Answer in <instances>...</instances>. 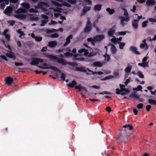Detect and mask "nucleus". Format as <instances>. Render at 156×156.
I'll return each mask as SVG.
<instances>
[{
  "label": "nucleus",
  "mask_w": 156,
  "mask_h": 156,
  "mask_svg": "<svg viewBox=\"0 0 156 156\" xmlns=\"http://www.w3.org/2000/svg\"><path fill=\"white\" fill-rule=\"evenodd\" d=\"M68 1L69 2L72 4H75L76 3V0H68Z\"/></svg>",
  "instance_id": "nucleus-57"
},
{
  "label": "nucleus",
  "mask_w": 156,
  "mask_h": 156,
  "mask_svg": "<svg viewBox=\"0 0 156 156\" xmlns=\"http://www.w3.org/2000/svg\"><path fill=\"white\" fill-rule=\"evenodd\" d=\"M101 5L100 4L95 5L94 7V9L95 10L100 11L101 9Z\"/></svg>",
  "instance_id": "nucleus-37"
},
{
  "label": "nucleus",
  "mask_w": 156,
  "mask_h": 156,
  "mask_svg": "<svg viewBox=\"0 0 156 156\" xmlns=\"http://www.w3.org/2000/svg\"><path fill=\"white\" fill-rule=\"evenodd\" d=\"M104 38L105 36L103 35H97L94 37V39L96 42H100Z\"/></svg>",
  "instance_id": "nucleus-7"
},
{
  "label": "nucleus",
  "mask_w": 156,
  "mask_h": 156,
  "mask_svg": "<svg viewBox=\"0 0 156 156\" xmlns=\"http://www.w3.org/2000/svg\"><path fill=\"white\" fill-rule=\"evenodd\" d=\"M76 81L74 80H73L71 83H69L68 84V86L70 88H73L75 87V85L76 84Z\"/></svg>",
  "instance_id": "nucleus-25"
},
{
  "label": "nucleus",
  "mask_w": 156,
  "mask_h": 156,
  "mask_svg": "<svg viewBox=\"0 0 156 156\" xmlns=\"http://www.w3.org/2000/svg\"><path fill=\"white\" fill-rule=\"evenodd\" d=\"M130 78H129V79H127L126 80V81L124 83V84H125V85H127L130 82Z\"/></svg>",
  "instance_id": "nucleus-59"
},
{
  "label": "nucleus",
  "mask_w": 156,
  "mask_h": 156,
  "mask_svg": "<svg viewBox=\"0 0 156 156\" xmlns=\"http://www.w3.org/2000/svg\"><path fill=\"white\" fill-rule=\"evenodd\" d=\"M116 90L115 93L117 94H121V95H124L126 94L125 92H122L121 93V90H120L119 88H116Z\"/></svg>",
  "instance_id": "nucleus-36"
},
{
  "label": "nucleus",
  "mask_w": 156,
  "mask_h": 156,
  "mask_svg": "<svg viewBox=\"0 0 156 156\" xmlns=\"http://www.w3.org/2000/svg\"><path fill=\"white\" fill-rule=\"evenodd\" d=\"M143 104L140 103L137 105V108L138 109H141L143 108Z\"/></svg>",
  "instance_id": "nucleus-49"
},
{
  "label": "nucleus",
  "mask_w": 156,
  "mask_h": 156,
  "mask_svg": "<svg viewBox=\"0 0 156 156\" xmlns=\"http://www.w3.org/2000/svg\"><path fill=\"white\" fill-rule=\"evenodd\" d=\"M111 53L112 54H114L116 53L117 51V49L115 46L114 45L112 44L111 45Z\"/></svg>",
  "instance_id": "nucleus-23"
},
{
  "label": "nucleus",
  "mask_w": 156,
  "mask_h": 156,
  "mask_svg": "<svg viewBox=\"0 0 156 156\" xmlns=\"http://www.w3.org/2000/svg\"><path fill=\"white\" fill-rule=\"evenodd\" d=\"M151 108V106L150 105H147L146 106V109L147 112L149 111Z\"/></svg>",
  "instance_id": "nucleus-53"
},
{
  "label": "nucleus",
  "mask_w": 156,
  "mask_h": 156,
  "mask_svg": "<svg viewBox=\"0 0 156 156\" xmlns=\"http://www.w3.org/2000/svg\"><path fill=\"white\" fill-rule=\"evenodd\" d=\"M15 65L16 66H23V64L21 62H15Z\"/></svg>",
  "instance_id": "nucleus-56"
},
{
  "label": "nucleus",
  "mask_w": 156,
  "mask_h": 156,
  "mask_svg": "<svg viewBox=\"0 0 156 156\" xmlns=\"http://www.w3.org/2000/svg\"><path fill=\"white\" fill-rule=\"evenodd\" d=\"M142 89V87L141 86L139 85H138L137 87V88H134V90H136L137 91H140L141 90L142 91L141 89Z\"/></svg>",
  "instance_id": "nucleus-48"
},
{
  "label": "nucleus",
  "mask_w": 156,
  "mask_h": 156,
  "mask_svg": "<svg viewBox=\"0 0 156 156\" xmlns=\"http://www.w3.org/2000/svg\"><path fill=\"white\" fill-rule=\"evenodd\" d=\"M98 19H97L96 20H95L93 23V24L92 25V26L93 27H96V26L97 25L96 24L98 23Z\"/></svg>",
  "instance_id": "nucleus-54"
},
{
  "label": "nucleus",
  "mask_w": 156,
  "mask_h": 156,
  "mask_svg": "<svg viewBox=\"0 0 156 156\" xmlns=\"http://www.w3.org/2000/svg\"><path fill=\"white\" fill-rule=\"evenodd\" d=\"M106 10L107 12H108L110 15H112L115 12V11L114 9H111L109 8H107Z\"/></svg>",
  "instance_id": "nucleus-30"
},
{
  "label": "nucleus",
  "mask_w": 156,
  "mask_h": 156,
  "mask_svg": "<svg viewBox=\"0 0 156 156\" xmlns=\"http://www.w3.org/2000/svg\"><path fill=\"white\" fill-rule=\"evenodd\" d=\"M49 69H52L54 71H57L59 72V73L61 72V71L58 68L54 66H50L49 67Z\"/></svg>",
  "instance_id": "nucleus-31"
},
{
  "label": "nucleus",
  "mask_w": 156,
  "mask_h": 156,
  "mask_svg": "<svg viewBox=\"0 0 156 156\" xmlns=\"http://www.w3.org/2000/svg\"><path fill=\"white\" fill-rule=\"evenodd\" d=\"M12 11V8L10 6H8L3 11V12L7 16H10L11 15Z\"/></svg>",
  "instance_id": "nucleus-6"
},
{
  "label": "nucleus",
  "mask_w": 156,
  "mask_h": 156,
  "mask_svg": "<svg viewBox=\"0 0 156 156\" xmlns=\"http://www.w3.org/2000/svg\"><path fill=\"white\" fill-rule=\"evenodd\" d=\"M5 4L4 3H2L0 4V9L3 10L5 7Z\"/></svg>",
  "instance_id": "nucleus-47"
},
{
  "label": "nucleus",
  "mask_w": 156,
  "mask_h": 156,
  "mask_svg": "<svg viewBox=\"0 0 156 156\" xmlns=\"http://www.w3.org/2000/svg\"><path fill=\"white\" fill-rule=\"evenodd\" d=\"M93 65L94 66L97 67H101L103 66V64L99 61L94 62Z\"/></svg>",
  "instance_id": "nucleus-19"
},
{
  "label": "nucleus",
  "mask_w": 156,
  "mask_h": 156,
  "mask_svg": "<svg viewBox=\"0 0 156 156\" xmlns=\"http://www.w3.org/2000/svg\"><path fill=\"white\" fill-rule=\"evenodd\" d=\"M127 137L126 136L123 134H121L116 138V140L118 143L120 144V143L124 142L127 140Z\"/></svg>",
  "instance_id": "nucleus-4"
},
{
  "label": "nucleus",
  "mask_w": 156,
  "mask_h": 156,
  "mask_svg": "<svg viewBox=\"0 0 156 156\" xmlns=\"http://www.w3.org/2000/svg\"><path fill=\"white\" fill-rule=\"evenodd\" d=\"M113 77V76L111 75H109L108 76L105 77L104 79H102V80H106L109 79Z\"/></svg>",
  "instance_id": "nucleus-45"
},
{
  "label": "nucleus",
  "mask_w": 156,
  "mask_h": 156,
  "mask_svg": "<svg viewBox=\"0 0 156 156\" xmlns=\"http://www.w3.org/2000/svg\"><path fill=\"white\" fill-rule=\"evenodd\" d=\"M31 59L32 60L30 63V64L33 66H37L40 62L42 63L43 62L44 60L43 59L37 57H31Z\"/></svg>",
  "instance_id": "nucleus-3"
},
{
  "label": "nucleus",
  "mask_w": 156,
  "mask_h": 156,
  "mask_svg": "<svg viewBox=\"0 0 156 156\" xmlns=\"http://www.w3.org/2000/svg\"><path fill=\"white\" fill-rule=\"evenodd\" d=\"M15 22L14 20H9V23L11 25L13 26L15 23Z\"/></svg>",
  "instance_id": "nucleus-62"
},
{
  "label": "nucleus",
  "mask_w": 156,
  "mask_h": 156,
  "mask_svg": "<svg viewBox=\"0 0 156 156\" xmlns=\"http://www.w3.org/2000/svg\"><path fill=\"white\" fill-rule=\"evenodd\" d=\"M6 55L8 57L10 58H12L14 59L16 58L15 55L13 52H11L10 53H7L6 54Z\"/></svg>",
  "instance_id": "nucleus-24"
},
{
  "label": "nucleus",
  "mask_w": 156,
  "mask_h": 156,
  "mask_svg": "<svg viewBox=\"0 0 156 156\" xmlns=\"http://www.w3.org/2000/svg\"><path fill=\"white\" fill-rule=\"evenodd\" d=\"M42 39V37H38L37 36H36V38H35V40L36 41L38 42H40L41 41Z\"/></svg>",
  "instance_id": "nucleus-44"
},
{
  "label": "nucleus",
  "mask_w": 156,
  "mask_h": 156,
  "mask_svg": "<svg viewBox=\"0 0 156 156\" xmlns=\"http://www.w3.org/2000/svg\"><path fill=\"white\" fill-rule=\"evenodd\" d=\"M75 59L78 61H84L85 59L83 57H80L79 58H76Z\"/></svg>",
  "instance_id": "nucleus-51"
},
{
  "label": "nucleus",
  "mask_w": 156,
  "mask_h": 156,
  "mask_svg": "<svg viewBox=\"0 0 156 156\" xmlns=\"http://www.w3.org/2000/svg\"><path fill=\"white\" fill-rule=\"evenodd\" d=\"M126 31H122V32H118V34L120 35H124L126 34Z\"/></svg>",
  "instance_id": "nucleus-63"
},
{
  "label": "nucleus",
  "mask_w": 156,
  "mask_h": 156,
  "mask_svg": "<svg viewBox=\"0 0 156 156\" xmlns=\"http://www.w3.org/2000/svg\"><path fill=\"white\" fill-rule=\"evenodd\" d=\"M44 57L47 58L49 60H53V61L54 62L57 61L58 63L62 64L63 65H65L67 64L73 66L77 65V63L76 62H67L63 58H58L57 56L52 55H50L49 53L47 52L44 53Z\"/></svg>",
  "instance_id": "nucleus-1"
},
{
  "label": "nucleus",
  "mask_w": 156,
  "mask_h": 156,
  "mask_svg": "<svg viewBox=\"0 0 156 156\" xmlns=\"http://www.w3.org/2000/svg\"><path fill=\"white\" fill-rule=\"evenodd\" d=\"M5 83L8 86L10 85L13 81V79L10 77H7L5 79Z\"/></svg>",
  "instance_id": "nucleus-9"
},
{
  "label": "nucleus",
  "mask_w": 156,
  "mask_h": 156,
  "mask_svg": "<svg viewBox=\"0 0 156 156\" xmlns=\"http://www.w3.org/2000/svg\"><path fill=\"white\" fill-rule=\"evenodd\" d=\"M123 10L124 11L123 15L125 16V17H124V18H129V20L130 18L129 16V14L127 12L126 9H124Z\"/></svg>",
  "instance_id": "nucleus-33"
},
{
  "label": "nucleus",
  "mask_w": 156,
  "mask_h": 156,
  "mask_svg": "<svg viewBox=\"0 0 156 156\" xmlns=\"http://www.w3.org/2000/svg\"><path fill=\"white\" fill-rule=\"evenodd\" d=\"M50 37L52 38H57L58 37V35L56 33L51 34L50 35Z\"/></svg>",
  "instance_id": "nucleus-41"
},
{
  "label": "nucleus",
  "mask_w": 156,
  "mask_h": 156,
  "mask_svg": "<svg viewBox=\"0 0 156 156\" xmlns=\"http://www.w3.org/2000/svg\"><path fill=\"white\" fill-rule=\"evenodd\" d=\"M119 18L120 19L121 24L122 26H124L126 24L124 22V21L127 22L129 21V18L126 17L124 18V17L122 16H120Z\"/></svg>",
  "instance_id": "nucleus-8"
},
{
  "label": "nucleus",
  "mask_w": 156,
  "mask_h": 156,
  "mask_svg": "<svg viewBox=\"0 0 156 156\" xmlns=\"http://www.w3.org/2000/svg\"><path fill=\"white\" fill-rule=\"evenodd\" d=\"M148 62H143L142 63H139L138 65L140 66L143 67H145L147 66Z\"/></svg>",
  "instance_id": "nucleus-35"
},
{
  "label": "nucleus",
  "mask_w": 156,
  "mask_h": 156,
  "mask_svg": "<svg viewBox=\"0 0 156 156\" xmlns=\"http://www.w3.org/2000/svg\"><path fill=\"white\" fill-rule=\"evenodd\" d=\"M21 5L23 8L27 9H29L30 6V5L27 3H23Z\"/></svg>",
  "instance_id": "nucleus-28"
},
{
  "label": "nucleus",
  "mask_w": 156,
  "mask_h": 156,
  "mask_svg": "<svg viewBox=\"0 0 156 156\" xmlns=\"http://www.w3.org/2000/svg\"><path fill=\"white\" fill-rule=\"evenodd\" d=\"M60 78L63 81H64L65 80L66 78V75L64 73H62L61 74Z\"/></svg>",
  "instance_id": "nucleus-43"
},
{
  "label": "nucleus",
  "mask_w": 156,
  "mask_h": 156,
  "mask_svg": "<svg viewBox=\"0 0 156 156\" xmlns=\"http://www.w3.org/2000/svg\"><path fill=\"white\" fill-rule=\"evenodd\" d=\"M138 21L134 19L132 21V25L133 28L135 29L138 28Z\"/></svg>",
  "instance_id": "nucleus-20"
},
{
  "label": "nucleus",
  "mask_w": 156,
  "mask_h": 156,
  "mask_svg": "<svg viewBox=\"0 0 156 156\" xmlns=\"http://www.w3.org/2000/svg\"><path fill=\"white\" fill-rule=\"evenodd\" d=\"M129 97L131 98H135L136 99H138L139 98V96L136 95V93L133 92L129 95Z\"/></svg>",
  "instance_id": "nucleus-26"
},
{
  "label": "nucleus",
  "mask_w": 156,
  "mask_h": 156,
  "mask_svg": "<svg viewBox=\"0 0 156 156\" xmlns=\"http://www.w3.org/2000/svg\"><path fill=\"white\" fill-rule=\"evenodd\" d=\"M105 109L108 112H110L111 111V108L109 106L106 107L105 108Z\"/></svg>",
  "instance_id": "nucleus-64"
},
{
  "label": "nucleus",
  "mask_w": 156,
  "mask_h": 156,
  "mask_svg": "<svg viewBox=\"0 0 156 156\" xmlns=\"http://www.w3.org/2000/svg\"><path fill=\"white\" fill-rule=\"evenodd\" d=\"M90 9H91V7H90V6L84 7L83 9L82 12L81 13L80 15V16H83L86 13V12L87 11H89Z\"/></svg>",
  "instance_id": "nucleus-10"
},
{
  "label": "nucleus",
  "mask_w": 156,
  "mask_h": 156,
  "mask_svg": "<svg viewBox=\"0 0 156 156\" xmlns=\"http://www.w3.org/2000/svg\"><path fill=\"white\" fill-rule=\"evenodd\" d=\"M92 28V24L90 18H88L87 20L86 26L83 29L84 32L85 33H88L91 31Z\"/></svg>",
  "instance_id": "nucleus-2"
},
{
  "label": "nucleus",
  "mask_w": 156,
  "mask_h": 156,
  "mask_svg": "<svg viewBox=\"0 0 156 156\" xmlns=\"http://www.w3.org/2000/svg\"><path fill=\"white\" fill-rule=\"evenodd\" d=\"M14 16L16 18L21 20H23L26 18V16L25 14H15Z\"/></svg>",
  "instance_id": "nucleus-16"
},
{
  "label": "nucleus",
  "mask_w": 156,
  "mask_h": 156,
  "mask_svg": "<svg viewBox=\"0 0 156 156\" xmlns=\"http://www.w3.org/2000/svg\"><path fill=\"white\" fill-rule=\"evenodd\" d=\"M118 44H119V48L121 49H122L125 45V43L123 42H119Z\"/></svg>",
  "instance_id": "nucleus-38"
},
{
  "label": "nucleus",
  "mask_w": 156,
  "mask_h": 156,
  "mask_svg": "<svg viewBox=\"0 0 156 156\" xmlns=\"http://www.w3.org/2000/svg\"><path fill=\"white\" fill-rule=\"evenodd\" d=\"M123 127L126 129L127 130H131L133 128V126L129 124L123 125Z\"/></svg>",
  "instance_id": "nucleus-27"
},
{
  "label": "nucleus",
  "mask_w": 156,
  "mask_h": 156,
  "mask_svg": "<svg viewBox=\"0 0 156 156\" xmlns=\"http://www.w3.org/2000/svg\"><path fill=\"white\" fill-rule=\"evenodd\" d=\"M132 69V66H130L126 67L125 69V71L127 73H129L130 72Z\"/></svg>",
  "instance_id": "nucleus-32"
},
{
  "label": "nucleus",
  "mask_w": 156,
  "mask_h": 156,
  "mask_svg": "<svg viewBox=\"0 0 156 156\" xmlns=\"http://www.w3.org/2000/svg\"><path fill=\"white\" fill-rule=\"evenodd\" d=\"M155 3V1L154 0H147L146 2V4L147 6H153Z\"/></svg>",
  "instance_id": "nucleus-21"
},
{
  "label": "nucleus",
  "mask_w": 156,
  "mask_h": 156,
  "mask_svg": "<svg viewBox=\"0 0 156 156\" xmlns=\"http://www.w3.org/2000/svg\"><path fill=\"white\" fill-rule=\"evenodd\" d=\"M73 35L72 34L70 35L66 38V43L63 45L64 47L66 46L70 42V39L73 38Z\"/></svg>",
  "instance_id": "nucleus-13"
},
{
  "label": "nucleus",
  "mask_w": 156,
  "mask_h": 156,
  "mask_svg": "<svg viewBox=\"0 0 156 156\" xmlns=\"http://www.w3.org/2000/svg\"><path fill=\"white\" fill-rule=\"evenodd\" d=\"M137 74L140 78H143L144 77V76L143 74L140 71H139L138 72Z\"/></svg>",
  "instance_id": "nucleus-39"
},
{
  "label": "nucleus",
  "mask_w": 156,
  "mask_h": 156,
  "mask_svg": "<svg viewBox=\"0 0 156 156\" xmlns=\"http://www.w3.org/2000/svg\"><path fill=\"white\" fill-rule=\"evenodd\" d=\"M48 22V20H42L41 23L42 24H41V26H43L44 24H46Z\"/></svg>",
  "instance_id": "nucleus-55"
},
{
  "label": "nucleus",
  "mask_w": 156,
  "mask_h": 156,
  "mask_svg": "<svg viewBox=\"0 0 156 156\" xmlns=\"http://www.w3.org/2000/svg\"><path fill=\"white\" fill-rule=\"evenodd\" d=\"M37 66L40 68L43 69H49V67L48 66H42L39 65H37Z\"/></svg>",
  "instance_id": "nucleus-52"
},
{
  "label": "nucleus",
  "mask_w": 156,
  "mask_h": 156,
  "mask_svg": "<svg viewBox=\"0 0 156 156\" xmlns=\"http://www.w3.org/2000/svg\"><path fill=\"white\" fill-rule=\"evenodd\" d=\"M119 86L121 93L123 92V91H125L127 93H129V90L125 88V86L124 85L120 84H119Z\"/></svg>",
  "instance_id": "nucleus-18"
},
{
  "label": "nucleus",
  "mask_w": 156,
  "mask_h": 156,
  "mask_svg": "<svg viewBox=\"0 0 156 156\" xmlns=\"http://www.w3.org/2000/svg\"><path fill=\"white\" fill-rule=\"evenodd\" d=\"M87 70H88V72H90V73H87V74L88 75H91V74H95V72H93V71H92V70H90L89 69H87Z\"/></svg>",
  "instance_id": "nucleus-58"
},
{
  "label": "nucleus",
  "mask_w": 156,
  "mask_h": 156,
  "mask_svg": "<svg viewBox=\"0 0 156 156\" xmlns=\"http://www.w3.org/2000/svg\"><path fill=\"white\" fill-rule=\"evenodd\" d=\"M129 50L131 51L133 53L137 55L140 54L139 52L137 51V48L136 47L132 46H131L129 48Z\"/></svg>",
  "instance_id": "nucleus-15"
},
{
  "label": "nucleus",
  "mask_w": 156,
  "mask_h": 156,
  "mask_svg": "<svg viewBox=\"0 0 156 156\" xmlns=\"http://www.w3.org/2000/svg\"><path fill=\"white\" fill-rule=\"evenodd\" d=\"M148 23V21L147 20H146L143 22L142 24V27L143 28L147 26V23Z\"/></svg>",
  "instance_id": "nucleus-40"
},
{
  "label": "nucleus",
  "mask_w": 156,
  "mask_h": 156,
  "mask_svg": "<svg viewBox=\"0 0 156 156\" xmlns=\"http://www.w3.org/2000/svg\"><path fill=\"white\" fill-rule=\"evenodd\" d=\"M87 41L88 42H90L94 46L95 45L94 42H96V41L94 38L93 39L92 37L88 38L87 39Z\"/></svg>",
  "instance_id": "nucleus-34"
},
{
  "label": "nucleus",
  "mask_w": 156,
  "mask_h": 156,
  "mask_svg": "<svg viewBox=\"0 0 156 156\" xmlns=\"http://www.w3.org/2000/svg\"><path fill=\"white\" fill-rule=\"evenodd\" d=\"M17 32L20 34V35L19 36V37H20L21 36H23L25 35L23 32L21 31V29H19L17 30Z\"/></svg>",
  "instance_id": "nucleus-42"
},
{
  "label": "nucleus",
  "mask_w": 156,
  "mask_h": 156,
  "mask_svg": "<svg viewBox=\"0 0 156 156\" xmlns=\"http://www.w3.org/2000/svg\"><path fill=\"white\" fill-rule=\"evenodd\" d=\"M115 30V27L114 26L111 28L109 29L108 31V34L110 37H113L112 35L114 34Z\"/></svg>",
  "instance_id": "nucleus-5"
},
{
  "label": "nucleus",
  "mask_w": 156,
  "mask_h": 156,
  "mask_svg": "<svg viewBox=\"0 0 156 156\" xmlns=\"http://www.w3.org/2000/svg\"><path fill=\"white\" fill-rule=\"evenodd\" d=\"M148 101L149 104L156 106V101L155 100L149 99L148 100Z\"/></svg>",
  "instance_id": "nucleus-29"
},
{
  "label": "nucleus",
  "mask_w": 156,
  "mask_h": 156,
  "mask_svg": "<svg viewBox=\"0 0 156 156\" xmlns=\"http://www.w3.org/2000/svg\"><path fill=\"white\" fill-rule=\"evenodd\" d=\"M57 43L55 41H51L49 42L48 43V46L50 48H54L57 45Z\"/></svg>",
  "instance_id": "nucleus-17"
},
{
  "label": "nucleus",
  "mask_w": 156,
  "mask_h": 156,
  "mask_svg": "<svg viewBox=\"0 0 156 156\" xmlns=\"http://www.w3.org/2000/svg\"><path fill=\"white\" fill-rule=\"evenodd\" d=\"M75 87L76 89H78L79 91H81V90L84 91L85 92L87 91V90L86 88L85 87L81 86L80 85L75 86Z\"/></svg>",
  "instance_id": "nucleus-12"
},
{
  "label": "nucleus",
  "mask_w": 156,
  "mask_h": 156,
  "mask_svg": "<svg viewBox=\"0 0 156 156\" xmlns=\"http://www.w3.org/2000/svg\"><path fill=\"white\" fill-rule=\"evenodd\" d=\"M4 60H5L6 61H8V59L7 58L6 56L4 55H2L1 56V57Z\"/></svg>",
  "instance_id": "nucleus-61"
},
{
  "label": "nucleus",
  "mask_w": 156,
  "mask_h": 156,
  "mask_svg": "<svg viewBox=\"0 0 156 156\" xmlns=\"http://www.w3.org/2000/svg\"><path fill=\"white\" fill-rule=\"evenodd\" d=\"M72 53L71 52H66V53H65L64 54V55L65 56L67 57H72L73 56V53H76V48H73V50L72 51Z\"/></svg>",
  "instance_id": "nucleus-11"
},
{
  "label": "nucleus",
  "mask_w": 156,
  "mask_h": 156,
  "mask_svg": "<svg viewBox=\"0 0 156 156\" xmlns=\"http://www.w3.org/2000/svg\"><path fill=\"white\" fill-rule=\"evenodd\" d=\"M75 70L76 71H80L83 72H86L87 71V70L83 67H76L75 68Z\"/></svg>",
  "instance_id": "nucleus-22"
},
{
  "label": "nucleus",
  "mask_w": 156,
  "mask_h": 156,
  "mask_svg": "<svg viewBox=\"0 0 156 156\" xmlns=\"http://www.w3.org/2000/svg\"><path fill=\"white\" fill-rule=\"evenodd\" d=\"M148 20L151 22H155L156 23V19L154 18H149Z\"/></svg>",
  "instance_id": "nucleus-46"
},
{
  "label": "nucleus",
  "mask_w": 156,
  "mask_h": 156,
  "mask_svg": "<svg viewBox=\"0 0 156 156\" xmlns=\"http://www.w3.org/2000/svg\"><path fill=\"white\" fill-rule=\"evenodd\" d=\"M41 17L43 19L45 20H48V16L44 14H42L41 15Z\"/></svg>",
  "instance_id": "nucleus-60"
},
{
  "label": "nucleus",
  "mask_w": 156,
  "mask_h": 156,
  "mask_svg": "<svg viewBox=\"0 0 156 156\" xmlns=\"http://www.w3.org/2000/svg\"><path fill=\"white\" fill-rule=\"evenodd\" d=\"M85 50L84 51V54L85 56L91 57L95 55V54L94 52H91L89 53L87 50L85 48Z\"/></svg>",
  "instance_id": "nucleus-14"
},
{
  "label": "nucleus",
  "mask_w": 156,
  "mask_h": 156,
  "mask_svg": "<svg viewBox=\"0 0 156 156\" xmlns=\"http://www.w3.org/2000/svg\"><path fill=\"white\" fill-rule=\"evenodd\" d=\"M98 94H111V93L106 91H104L102 92H100Z\"/></svg>",
  "instance_id": "nucleus-50"
}]
</instances>
